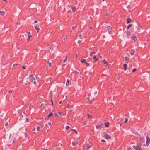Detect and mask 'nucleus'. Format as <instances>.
<instances>
[{
	"label": "nucleus",
	"mask_w": 150,
	"mask_h": 150,
	"mask_svg": "<svg viewBox=\"0 0 150 150\" xmlns=\"http://www.w3.org/2000/svg\"><path fill=\"white\" fill-rule=\"evenodd\" d=\"M141 146V144H137L136 145L133 146V148L137 150H142Z\"/></svg>",
	"instance_id": "obj_1"
},
{
	"label": "nucleus",
	"mask_w": 150,
	"mask_h": 150,
	"mask_svg": "<svg viewBox=\"0 0 150 150\" xmlns=\"http://www.w3.org/2000/svg\"><path fill=\"white\" fill-rule=\"evenodd\" d=\"M108 31L109 34H111L112 32V29L110 26H108Z\"/></svg>",
	"instance_id": "obj_2"
},
{
	"label": "nucleus",
	"mask_w": 150,
	"mask_h": 150,
	"mask_svg": "<svg viewBox=\"0 0 150 150\" xmlns=\"http://www.w3.org/2000/svg\"><path fill=\"white\" fill-rule=\"evenodd\" d=\"M146 144L147 146H148V145L149 144L150 142V139L149 138V137L147 136L146 137Z\"/></svg>",
	"instance_id": "obj_3"
},
{
	"label": "nucleus",
	"mask_w": 150,
	"mask_h": 150,
	"mask_svg": "<svg viewBox=\"0 0 150 150\" xmlns=\"http://www.w3.org/2000/svg\"><path fill=\"white\" fill-rule=\"evenodd\" d=\"M53 115V113L52 112L50 113L48 115H47L46 117H45V119H48V118L52 115Z\"/></svg>",
	"instance_id": "obj_4"
},
{
	"label": "nucleus",
	"mask_w": 150,
	"mask_h": 150,
	"mask_svg": "<svg viewBox=\"0 0 150 150\" xmlns=\"http://www.w3.org/2000/svg\"><path fill=\"white\" fill-rule=\"evenodd\" d=\"M103 125H97L96 126V128L97 129H100L103 127Z\"/></svg>",
	"instance_id": "obj_5"
},
{
	"label": "nucleus",
	"mask_w": 150,
	"mask_h": 150,
	"mask_svg": "<svg viewBox=\"0 0 150 150\" xmlns=\"http://www.w3.org/2000/svg\"><path fill=\"white\" fill-rule=\"evenodd\" d=\"M104 137L106 139H110L111 138V137L110 135L107 134L105 135Z\"/></svg>",
	"instance_id": "obj_6"
},
{
	"label": "nucleus",
	"mask_w": 150,
	"mask_h": 150,
	"mask_svg": "<svg viewBox=\"0 0 150 150\" xmlns=\"http://www.w3.org/2000/svg\"><path fill=\"white\" fill-rule=\"evenodd\" d=\"M78 142L77 141L73 142L72 143V144L73 146H74L78 144Z\"/></svg>",
	"instance_id": "obj_7"
},
{
	"label": "nucleus",
	"mask_w": 150,
	"mask_h": 150,
	"mask_svg": "<svg viewBox=\"0 0 150 150\" xmlns=\"http://www.w3.org/2000/svg\"><path fill=\"white\" fill-rule=\"evenodd\" d=\"M127 24L129 23H130V22L132 21V20L129 18H127Z\"/></svg>",
	"instance_id": "obj_8"
},
{
	"label": "nucleus",
	"mask_w": 150,
	"mask_h": 150,
	"mask_svg": "<svg viewBox=\"0 0 150 150\" xmlns=\"http://www.w3.org/2000/svg\"><path fill=\"white\" fill-rule=\"evenodd\" d=\"M123 67L124 70L126 71L127 67V65L125 64H123Z\"/></svg>",
	"instance_id": "obj_9"
},
{
	"label": "nucleus",
	"mask_w": 150,
	"mask_h": 150,
	"mask_svg": "<svg viewBox=\"0 0 150 150\" xmlns=\"http://www.w3.org/2000/svg\"><path fill=\"white\" fill-rule=\"evenodd\" d=\"M134 52H135V51L134 50L132 49L131 50V51L130 52V54L131 55H132L134 54Z\"/></svg>",
	"instance_id": "obj_10"
},
{
	"label": "nucleus",
	"mask_w": 150,
	"mask_h": 150,
	"mask_svg": "<svg viewBox=\"0 0 150 150\" xmlns=\"http://www.w3.org/2000/svg\"><path fill=\"white\" fill-rule=\"evenodd\" d=\"M35 29L37 30V32L38 33L39 30H40V28L37 27L36 26H35Z\"/></svg>",
	"instance_id": "obj_11"
},
{
	"label": "nucleus",
	"mask_w": 150,
	"mask_h": 150,
	"mask_svg": "<svg viewBox=\"0 0 150 150\" xmlns=\"http://www.w3.org/2000/svg\"><path fill=\"white\" fill-rule=\"evenodd\" d=\"M7 136H6V137L10 139V138L11 137V134H7Z\"/></svg>",
	"instance_id": "obj_12"
},
{
	"label": "nucleus",
	"mask_w": 150,
	"mask_h": 150,
	"mask_svg": "<svg viewBox=\"0 0 150 150\" xmlns=\"http://www.w3.org/2000/svg\"><path fill=\"white\" fill-rule=\"evenodd\" d=\"M103 62L105 64L108 65V63L104 59L103 60Z\"/></svg>",
	"instance_id": "obj_13"
},
{
	"label": "nucleus",
	"mask_w": 150,
	"mask_h": 150,
	"mask_svg": "<svg viewBox=\"0 0 150 150\" xmlns=\"http://www.w3.org/2000/svg\"><path fill=\"white\" fill-rule=\"evenodd\" d=\"M132 37L134 41H135L137 40V38L135 36H133Z\"/></svg>",
	"instance_id": "obj_14"
},
{
	"label": "nucleus",
	"mask_w": 150,
	"mask_h": 150,
	"mask_svg": "<svg viewBox=\"0 0 150 150\" xmlns=\"http://www.w3.org/2000/svg\"><path fill=\"white\" fill-rule=\"evenodd\" d=\"M72 11L73 12H74L76 11V8H75V7H72Z\"/></svg>",
	"instance_id": "obj_15"
},
{
	"label": "nucleus",
	"mask_w": 150,
	"mask_h": 150,
	"mask_svg": "<svg viewBox=\"0 0 150 150\" xmlns=\"http://www.w3.org/2000/svg\"><path fill=\"white\" fill-rule=\"evenodd\" d=\"M81 62L82 63H86V60L85 59H83L81 61Z\"/></svg>",
	"instance_id": "obj_16"
},
{
	"label": "nucleus",
	"mask_w": 150,
	"mask_h": 150,
	"mask_svg": "<svg viewBox=\"0 0 150 150\" xmlns=\"http://www.w3.org/2000/svg\"><path fill=\"white\" fill-rule=\"evenodd\" d=\"M132 26V24H129V25H128L127 28V29H129Z\"/></svg>",
	"instance_id": "obj_17"
},
{
	"label": "nucleus",
	"mask_w": 150,
	"mask_h": 150,
	"mask_svg": "<svg viewBox=\"0 0 150 150\" xmlns=\"http://www.w3.org/2000/svg\"><path fill=\"white\" fill-rule=\"evenodd\" d=\"M109 123L108 122H107L105 124V126L106 127H108L109 126Z\"/></svg>",
	"instance_id": "obj_18"
},
{
	"label": "nucleus",
	"mask_w": 150,
	"mask_h": 150,
	"mask_svg": "<svg viewBox=\"0 0 150 150\" xmlns=\"http://www.w3.org/2000/svg\"><path fill=\"white\" fill-rule=\"evenodd\" d=\"M4 11H0V14L2 15L3 16L4 14Z\"/></svg>",
	"instance_id": "obj_19"
},
{
	"label": "nucleus",
	"mask_w": 150,
	"mask_h": 150,
	"mask_svg": "<svg viewBox=\"0 0 150 150\" xmlns=\"http://www.w3.org/2000/svg\"><path fill=\"white\" fill-rule=\"evenodd\" d=\"M71 131L72 132H74L76 134H77V132L76 131V130L74 129H71Z\"/></svg>",
	"instance_id": "obj_20"
},
{
	"label": "nucleus",
	"mask_w": 150,
	"mask_h": 150,
	"mask_svg": "<svg viewBox=\"0 0 150 150\" xmlns=\"http://www.w3.org/2000/svg\"><path fill=\"white\" fill-rule=\"evenodd\" d=\"M53 45H50V49L51 50H53Z\"/></svg>",
	"instance_id": "obj_21"
},
{
	"label": "nucleus",
	"mask_w": 150,
	"mask_h": 150,
	"mask_svg": "<svg viewBox=\"0 0 150 150\" xmlns=\"http://www.w3.org/2000/svg\"><path fill=\"white\" fill-rule=\"evenodd\" d=\"M67 57L65 59H64L63 60V62H62L63 63H64V62H65L66 61L67 59Z\"/></svg>",
	"instance_id": "obj_22"
},
{
	"label": "nucleus",
	"mask_w": 150,
	"mask_h": 150,
	"mask_svg": "<svg viewBox=\"0 0 150 150\" xmlns=\"http://www.w3.org/2000/svg\"><path fill=\"white\" fill-rule=\"evenodd\" d=\"M88 118L92 117V116L91 115H90L88 114Z\"/></svg>",
	"instance_id": "obj_23"
},
{
	"label": "nucleus",
	"mask_w": 150,
	"mask_h": 150,
	"mask_svg": "<svg viewBox=\"0 0 150 150\" xmlns=\"http://www.w3.org/2000/svg\"><path fill=\"white\" fill-rule=\"evenodd\" d=\"M69 84V81L68 80H67L66 83V85L67 86H68Z\"/></svg>",
	"instance_id": "obj_24"
},
{
	"label": "nucleus",
	"mask_w": 150,
	"mask_h": 150,
	"mask_svg": "<svg viewBox=\"0 0 150 150\" xmlns=\"http://www.w3.org/2000/svg\"><path fill=\"white\" fill-rule=\"evenodd\" d=\"M129 59V58L128 57H125V61H127Z\"/></svg>",
	"instance_id": "obj_25"
},
{
	"label": "nucleus",
	"mask_w": 150,
	"mask_h": 150,
	"mask_svg": "<svg viewBox=\"0 0 150 150\" xmlns=\"http://www.w3.org/2000/svg\"><path fill=\"white\" fill-rule=\"evenodd\" d=\"M136 70H137L136 69H135V68L134 69L132 70V72H134L136 71Z\"/></svg>",
	"instance_id": "obj_26"
},
{
	"label": "nucleus",
	"mask_w": 150,
	"mask_h": 150,
	"mask_svg": "<svg viewBox=\"0 0 150 150\" xmlns=\"http://www.w3.org/2000/svg\"><path fill=\"white\" fill-rule=\"evenodd\" d=\"M126 34H127L128 35H129L130 34V33L129 31H127V32Z\"/></svg>",
	"instance_id": "obj_27"
},
{
	"label": "nucleus",
	"mask_w": 150,
	"mask_h": 150,
	"mask_svg": "<svg viewBox=\"0 0 150 150\" xmlns=\"http://www.w3.org/2000/svg\"><path fill=\"white\" fill-rule=\"evenodd\" d=\"M70 128L68 126H67L66 127V129L68 130Z\"/></svg>",
	"instance_id": "obj_28"
},
{
	"label": "nucleus",
	"mask_w": 150,
	"mask_h": 150,
	"mask_svg": "<svg viewBox=\"0 0 150 150\" xmlns=\"http://www.w3.org/2000/svg\"><path fill=\"white\" fill-rule=\"evenodd\" d=\"M127 120H128V119L127 118H125V121L124 122L125 123H126L127 122Z\"/></svg>",
	"instance_id": "obj_29"
},
{
	"label": "nucleus",
	"mask_w": 150,
	"mask_h": 150,
	"mask_svg": "<svg viewBox=\"0 0 150 150\" xmlns=\"http://www.w3.org/2000/svg\"><path fill=\"white\" fill-rule=\"evenodd\" d=\"M138 136L140 138V141H141L142 139L141 136L139 134H138Z\"/></svg>",
	"instance_id": "obj_30"
},
{
	"label": "nucleus",
	"mask_w": 150,
	"mask_h": 150,
	"mask_svg": "<svg viewBox=\"0 0 150 150\" xmlns=\"http://www.w3.org/2000/svg\"><path fill=\"white\" fill-rule=\"evenodd\" d=\"M91 146H88L87 147V150H88V149L91 148Z\"/></svg>",
	"instance_id": "obj_31"
},
{
	"label": "nucleus",
	"mask_w": 150,
	"mask_h": 150,
	"mask_svg": "<svg viewBox=\"0 0 150 150\" xmlns=\"http://www.w3.org/2000/svg\"><path fill=\"white\" fill-rule=\"evenodd\" d=\"M85 64H86V66H89V63H86H86H85Z\"/></svg>",
	"instance_id": "obj_32"
},
{
	"label": "nucleus",
	"mask_w": 150,
	"mask_h": 150,
	"mask_svg": "<svg viewBox=\"0 0 150 150\" xmlns=\"http://www.w3.org/2000/svg\"><path fill=\"white\" fill-rule=\"evenodd\" d=\"M40 127H38V126H37V130L38 131H39V128H40Z\"/></svg>",
	"instance_id": "obj_33"
},
{
	"label": "nucleus",
	"mask_w": 150,
	"mask_h": 150,
	"mask_svg": "<svg viewBox=\"0 0 150 150\" xmlns=\"http://www.w3.org/2000/svg\"><path fill=\"white\" fill-rule=\"evenodd\" d=\"M33 84L34 85H35V86H36V81H35L34 82H33Z\"/></svg>",
	"instance_id": "obj_34"
},
{
	"label": "nucleus",
	"mask_w": 150,
	"mask_h": 150,
	"mask_svg": "<svg viewBox=\"0 0 150 150\" xmlns=\"http://www.w3.org/2000/svg\"><path fill=\"white\" fill-rule=\"evenodd\" d=\"M47 105V104H43V103H42L41 105V106H42L43 105Z\"/></svg>",
	"instance_id": "obj_35"
},
{
	"label": "nucleus",
	"mask_w": 150,
	"mask_h": 150,
	"mask_svg": "<svg viewBox=\"0 0 150 150\" xmlns=\"http://www.w3.org/2000/svg\"><path fill=\"white\" fill-rule=\"evenodd\" d=\"M48 64L49 66H51V63L48 62Z\"/></svg>",
	"instance_id": "obj_36"
},
{
	"label": "nucleus",
	"mask_w": 150,
	"mask_h": 150,
	"mask_svg": "<svg viewBox=\"0 0 150 150\" xmlns=\"http://www.w3.org/2000/svg\"><path fill=\"white\" fill-rule=\"evenodd\" d=\"M23 117V115L22 114L21 115H20V119L19 120H20V119H21V118L22 117Z\"/></svg>",
	"instance_id": "obj_37"
},
{
	"label": "nucleus",
	"mask_w": 150,
	"mask_h": 150,
	"mask_svg": "<svg viewBox=\"0 0 150 150\" xmlns=\"http://www.w3.org/2000/svg\"><path fill=\"white\" fill-rule=\"evenodd\" d=\"M62 146V144H61L60 143L58 145V146Z\"/></svg>",
	"instance_id": "obj_38"
},
{
	"label": "nucleus",
	"mask_w": 150,
	"mask_h": 150,
	"mask_svg": "<svg viewBox=\"0 0 150 150\" xmlns=\"http://www.w3.org/2000/svg\"><path fill=\"white\" fill-rule=\"evenodd\" d=\"M58 114L59 115H62V112H59L58 113Z\"/></svg>",
	"instance_id": "obj_39"
},
{
	"label": "nucleus",
	"mask_w": 150,
	"mask_h": 150,
	"mask_svg": "<svg viewBox=\"0 0 150 150\" xmlns=\"http://www.w3.org/2000/svg\"><path fill=\"white\" fill-rule=\"evenodd\" d=\"M81 42V41L80 40H79L78 41L77 43L78 44H80Z\"/></svg>",
	"instance_id": "obj_40"
},
{
	"label": "nucleus",
	"mask_w": 150,
	"mask_h": 150,
	"mask_svg": "<svg viewBox=\"0 0 150 150\" xmlns=\"http://www.w3.org/2000/svg\"><path fill=\"white\" fill-rule=\"evenodd\" d=\"M76 27V26H73V27H72V29H73V30H74L75 29V27Z\"/></svg>",
	"instance_id": "obj_41"
},
{
	"label": "nucleus",
	"mask_w": 150,
	"mask_h": 150,
	"mask_svg": "<svg viewBox=\"0 0 150 150\" xmlns=\"http://www.w3.org/2000/svg\"><path fill=\"white\" fill-rule=\"evenodd\" d=\"M28 121H29V119H28V118H27L26 119V122H28Z\"/></svg>",
	"instance_id": "obj_42"
},
{
	"label": "nucleus",
	"mask_w": 150,
	"mask_h": 150,
	"mask_svg": "<svg viewBox=\"0 0 150 150\" xmlns=\"http://www.w3.org/2000/svg\"><path fill=\"white\" fill-rule=\"evenodd\" d=\"M31 80H32V81L33 80H35V78L34 77H33L31 79Z\"/></svg>",
	"instance_id": "obj_43"
},
{
	"label": "nucleus",
	"mask_w": 150,
	"mask_h": 150,
	"mask_svg": "<svg viewBox=\"0 0 150 150\" xmlns=\"http://www.w3.org/2000/svg\"><path fill=\"white\" fill-rule=\"evenodd\" d=\"M98 58H97V59H96L94 60V62H96V61H97V60H98Z\"/></svg>",
	"instance_id": "obj_44"
},
{
	"label": "nucleus",
	"mask_w": 150,
	"mask_h": 150,
	"mask_svg": "<svg viewBox=\"0 0 150 150\" xmlns=\"http://www.w3.org/2000/svg\"><path fill=\"white\" fill-rule=\"evenodd\" d=\"M22 68L23 69H25V66H22Z\"/></svg>",
	"instance_id": "obj_45"
},
{
	"label": "nucleus",
	"mask_w": 150,
	"mask_h": 150,
	"mask_svg": "<svg viewBox=\"0 0 150 150\" xmlns=\"http://www.w3.org/2000/svg\"><path fill=\"white\" fill-rule=\"evenodd\" d=\"M12 91L10 90L9 91L8 93H12Z\"/></svg>",
	"instance_id": "obj_46"
},
{
	"label": "nucleus",
	"mask_w": 150,
	"mask_h": 150,
	"mask_svg": "<svg viewBox=\"0 0 150 150\" xmlns=\"http://www.w3.org/2000/svg\"><path fill=\"white\" fill-rule=\"evenodd\" d=\"M8 123L7 122L6 123L5 125L6 126H7L8 125Z\"/></svg>",
	"instance_id": "obj_47"
},
{
	"label": "nucleus",
	"mask_w": 150,
	"mask_h": 150,
	"mask_svg": "<svg viewBox=\"0 0 150 150\" xmlns=\"http://www.w3.org/2000/svg\"><path fill=\"white\" fill-rule=\"evenodd\" d=\"M101 141L103 142H105V140H103V139L101 140Z\"/></svg>",
	"instance_id": "obj_48"
},
{
	"label": "nucleus",
	"mask_w": 150,
	"mask_h": 150,
	"mask_svg": "<svg viewBox=\"0 0 150 150\" xmlns=\"http://www.w3.org/2000/svg\"><path fill=\"white\" fill-rule=\"evenodd\" d=\"M96 58V57L95 55H94L93 57V58L94 59H95Z\"/></svg>",
	"instance_id": "obj_49"
},
{
	"label": "nucleus",
	"mask_w": 150,
	"mask_h": 150,
	"mask_svg": "<svg viewBox=\"0 0 150 150\" xmlns=\"http://www.w3.org/2000/svg\"><path fill=\"white\" fill-rule=\"evenodd\" d=\"M130 6H129V5H128V6H127V8H130Z\"/></svg>",
	"instance_id": "obj_50"
},
{
	"label": "nucleus",
	"mask_w": 150,
	"mask_h": 150,
	"mask_svg": "<svg viewBox=\"0 0 150 150\" xmlns=\"http://www.w3.org/2000/svg\"><path fill=\"white\" fill-rule=\"evenodd\" d=\"M51 102H52V105L53 104V101H52V100H51Z\"/></svg>",
	"instance_id": "obj_51"
},
{
	"label": "nucleus",
	"mask_w": 150,
	"mask_h": 150,
	"mask_svg": "<svg viewBox=\"0 0 150 150\" xmlns=\"http://www.w3.org/2000/svg\"><path fill=\"white\" fill-rule=\"evenodd\" d=\"M94 93L96 95L97 94V91H95V92H94Z\"/></svg>",
	"instance_id": "obj_52"
},
{
	"label": "nucleus",
	"mask_w": 150,
	"mask_h": 150,
	"mask_svg": "<svg viewBox=\"0 0 150 150\" xmlns=\"http://www.w3.org/2000/svg\"><path fill=\"white\" fill-rule=\"evenodd\" d=\"M28 35H30V32H28Z\"/></svg>",
	"instance_id": "obj_53"
},
{
	"label": "nucleus",
	"mask_w": 150,
	"mask_h": 150,
	"mask_svg": "<svg viewBox=\"0 0 150 150\" xmlns=\"http://www.w3.org/2000/svg\"><path fill=\"white\" fill-rule=\"evenodd\" d=\"M34 22L35 23H37L38 22V21L37 20H35L34 21Z\"/></svg>",
	"instance_id": "obj_54"
},
{
	"label": "nucleus",
	"mask_w": 150,
	"mask_h": 150,
	"mask_svg": "<svg viewBox=\"0 0 150 150\" xmlns=\"http://www.w3.org/2000/svg\"><path fill=\"white\" fill-rule=\"evenodd\" d=\"M79 38H81V39L82 38V37L81 36V35H79Z\"/></svg>",
	"instance_id": "obj_55"
},
{
	"label": "nucleus",
	"mask_w": 150,
	"mask_h": 150,
	"mask_svg": "<svg viewBox=\"0 0 150 150\" xmlns=\"http://www.w3.org/2000/svg\"><path fill=\"white\" fill-rule=\"evenodd\" d=\"M25 144V143H22V145L23 146Z\"/></svg>",
	"instance_id": "obj_56"
},
{
	"label": "nucleus",
	"mask_w": 150,
	"mask_h": 150,
	"mask_svg": "<svg viewBox=\"0 0 150 150\" xmlns=\"http://www.w3.org/2000/svg\"><path fill=\"white\" fill-rule=\"evenodd\" d=\"M71 106V105H69L68 106V107H67V108H70V106Z\"/></svg>",
	"instance_id": "obj_57"
},
{
	"label": "nucleus",
	"mask_w": 150,
	"mask_h": 150,
	"mask_svg": "<svg viewBox=\"0 0 150 150\" xmlns=\"http://www.w3.org/2000/svg\"><path fill=\"white\" fill-rule=\"evenodd\" d=\"M48 123V124H49V125H51V122H49Z\"/></svg>",
	"instance_id": "obj_58"
},
{
	"label": "nucleus",
	"mask_w": 150,
	"mask_h": 150,
	"mask_svg": "<svg viewBox=\"0 0 150 150\" xmlns=\"http://www.w3.org/2000/svg\"><path fill=\"white\" fill-rule=\"evenodd\" d=\"M86 99L88 100L89 101V98L88 97L86 98Z\"/></svg>",
	"instance_id": "obj_59"
},
{
	"label": "nucleus",
	"mask_w": 150,
	"mask_h": 150,
	"mask_svg": "<svg viewBox=\"0 0 150 150\" xmlns=\"http://www.w3.org/2000/svg\"><path fill=\"white\" fill-rule=\"evenodd\" d=\"M17 64H13V66L14 67V66H15L16 65H17Z\"/></svg>",
	"instance_id": "obj_60"
},
{
	"label": "nucleus",
	"mask_w": 150,
	"mask_h": 150,
	"mask_svg": "<svg viewBox=\"0 0 150 150\" xmlns=\"http://www.w3.org/2000/svg\"><path fill=\"white\" fill-rule=\"evenodd\" d=\"M92 53L93 54H95V52L94 51H93L92 52Z\"/></svg>",
	"instance_id": "obj_61"
},
{
	"label": "nucleus",
	"mask_w": 150,
	"mask_h": 150,
	"mask_svg": "<svg viewBox=\"0 0 150 150\" xmlns=\"http://www.w3.org/2000/svg\"><path fill=\"white\" fill-rule=\"evenodd\" d=\"M89 74H92V72L91 71H90L89 73Z\"/></svg>",
	"instance_id": "obj_62"
},
{
	"label": "nucleus",
	"mask_w": 150,
	"mask_h": 150,
	"mask_svg": "<svg viewBox=\"0 0 150 150\" xmlns=\"http://www.w3.org/2000/svg\"><path fill=\"white\" fill-rule=\"evenodd\" d=\"M33 76V75L32 74H31L29 76V77H32Z\"/></svg>",
	"instance_id": "obj_63"
},
{
	"label": "nucleus",
	"mask_w": 150,
	"mask_h": 150,
	"mask_svg": "<svg viewBox=\"0 0 150 150\" xmlns=\"http://www.w3.org/2000/svg\"><path fill=\"white\" fill-rule=\"evenodd\" d=\"M55 114V115L56 116H58V115L57 114V113H55V114Z\"/></svg>",
	"instance_id": "obj_64"
}]
</instances>
